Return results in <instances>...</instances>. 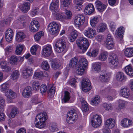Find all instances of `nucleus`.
I'll use <instances>...</instances> for the list:
<instances>
[{"label":"nucleus","mask_w":133,"mask_h":133,"mask_svg":"<svg viewBox=\"0 0 133 133\" xmlns=\"http://www.w3.org/2000/svg\"><path fill=\"white\" fill-rule=\"evenodd\" d=\"M84 0H74L73 2L75 5V9L80 11L82 9V4Z\"/></svg>","instance_id":"29"},{"label":"nucleus","mask_w":133,"mask_h":133,"mask_svg":"<svg viewBox=\"0 0 133 133\" xmlns=\"http://www.w3.org/2000/svg\"><path fill=\"white\" fill-rule=\"evenodd\" d=\"M18 61V58L15 55H12L10 58V62L12 64H16Z\"/></svg>","instance_id":"56"},{"label":"nucleus","mask_w":133,"mask_h":133,"mask_svg":"<svg viewBox=\"0 0 133 133\" xmlns=\"http://www.w3.org/2000/svg\"><path fill=\"white\" fill-rule=\"evenodd\" d=\"M119 94L120 96L133 100V93H130L129 90L127 87L122 88Z\"/></svg>","instance_id":"7"},{"label":"nucleus","mask_w":133,"mask_h":133,"mask_svg":"<svg viewBox=\"0 0 133 133\" xmlns=\"http://www.w3.org/2000/svg\"><path fill=\"white\" fill-rule=\"evenodd\" d=\"M99 49H94L89 50L86 55L90 57H95L98 55Z\"/></svg>","instance_id":"26"},{"label":"nucleus","mask_w":133,"mask_h":133,"mask_svg":"<svg viewBox=\"0 0 133 133\" xmlns=\"http://www.w3.org/2000/svg\"><path fill=\"white\" fill-rule=\"evenodd\" d=\"M131 52V47L127 48L124 49L123 51L124 55L128 57H132Z\"/></svg>","instance_id":"45"},{"label":"nucleus","mask_w":133,"mask_h":133,"mask_svg":"<svg viewBox=\"0 0 133 133\" xmlns=\"http://www.w3.org/2000/svg\"><path fill=\"white\" fill-rule=\"evenodd\" d=\"M41 66L44 70L47 71L49 69V65L48 62L46 61H43L41 63Z\"/></svg>","instance_id":"53"},{"label":"nucleus","mask_w":133,"mask_h":133,"mask_svg":"<svg viewBox=\"0 0 133 133\" xmlns=\"http://www.w3.org/2000/svg\"><path fill=\"white\" fill-rule=\"evenodd\" d=\"M110 67L112 69L118 68L119 65V62L118 57L116 55H113L109 61Z\"/></svg>","instance_id":"11"},{"label":"nucleus","mask_w":133,"mask_h":133,"mask_svg":"<svg viewBox=\"0 0 133 133\" xmlns=\"http://www.w3.org/2000/svg\"><path fill=\"white\" fill-rule=\"evenodd\" d=\"M66 38L65 37L63 36L62 38L56 40L55 49L57 52L61 53L65 48L66 43L65 40Z\"/></svg>","instance_id":"3"},{"label":"nucleus","mask_w":133,"mask_h":133,"mask_svg":"<svg viewBox=\"0 0 133 133\" xmlns=\"http://www.w3.org/2000/svg\"><path fill=\"white\" fill-rule=\"evenodd\" d=\"M118 101L119 105L117 108V109L118 111H119L121 109L124 108L125 106L128 103V102L127 101L121 99H119Z\"/></svg>","instance_id":"40"},{"label":"nucleus","mask_w":133,"mask_h":133,"mask_svg":"<svg viewBox=\"0 0 133 133\" xmlns=\"http://www.w3.org/2000/svg\"><path fill=\"white\" fill-rule=\"evenodd\" d=\"M47 90L46 85L44 84H43L40 86V90L42 94L45 93Z\"/></svg>","instance_id":"60"},{"label":"nucleus","mask_w":133,"mask_h":133,"mask_svg":"<svg viewBox=\"0 0 133 133\" xmlns=\"http://www.w3.org/2000/svg\"><path fill=\"white\" fill-rule=\"evenodd\" d=\"M71 97L70 95V93L67 91L65 92L64 97L62 99V102L63 103H65L69 101Z\"/></svg>","instance_id":"44"},{"label":"nucleus","mask_w":133,"mask_h":133,"mask_svg":"<svg viewBox=\"0 0 133 133\" xmlns=\"http://www.w3.org/2000/svg\"><path fill=\"white\" fill-rule=\"evenodd\" d=\"M1 91L4 92H5L8 90V89L9 87V84L6 82H5L1 85Z\"/></svg>","instance_id":"54"},{"label":"nucleus","mask_w":133,"mask_h":133,"mask_svg":"<svg viewBox=\"0 0 133 133\" xmlns=\"http://www.w3.org/2000/svg\"><path fill=\"white\" fill-rule=\"evenodd\" d=\"M68 29L69 31H72L71 34L69 36V39L70 42H73L77 37V32L74 29L73 27L72 26H69Z\"/></svg>","instance_id":"18"},{"label":"nucleus","mask_w":133,"mask_h":133,"mask_svg":"<svg viewBox=\"0 0 133 133\" xmlns=\"http://www.w3.org/2000/svg\"><path fill=\"white\" fill-rule=\"evenodd\" d=\"M41 47L38 45L36 44L33 45L30 49V52L31 54L34 55H36V52L38 49H40Z\"/></svg>","instance_id":"49"},{"label":"nucleus","mask_w":133,"mask_h":133,"mask_svg":"<svg viewBox=\"0 0 133 133\" xmlns=\"http://www.w3.org/2000/svg\"><path fill=\"white\" fill-rule=\"evenodd\" d=\"M39 9L37 8H33L31 12V15L34 16L37 14L38 13Z\"/></svg>","instance_id":"63"},{"label":"nucleus","mask_w":133,"mask_h":133,"mask_svg":"<svg viewBox=\"0 0 133 133\" xmlns=\"http://www.w3.org/2000/svg\"><path fill=\"white\" fill-rule=\"evenodd\" d=\"M13 49L12 46L11 45L7 46L5 49V53L7 54L8 53L12 52Z\"/></svg>","instance_id":"64"},{"label":"nucleus","mask_w":133,"mask_h":133,"mask_svg":"<svg viewBox=\"0 0 133 133\" xmlns=\"http://www.w3.org/2000/svg\"><path fill=\"white\" fill-rule=\"evenodd\" d=\"M65 16L64 15V20L66 21L65 23H68V21L72 17V14L70 11L66 10L65 12Z\"/></svg>","instance_id":"47"},{"label":"nucleus","mask_w":133,"mask_h":133,"mask_svg":"<svg viewBox=\"0 0 133 133\" xmlns=\"http://www.w3.org/2000/svg\"><path fill=\"white\" fill-rule=\"evenodd\" d=\"M33 73L32 69L30 67L26 68L23 71L22 75L24 78H27L30 76H31Z\"/></svg>","instance_id":"25"},{"label":"nucleus","mask_w":133,"mask_h":133,"mask_svg":"<svg viewBox=\"0 0 133 133\" xmlns=\"http://www.w3.org/2000/svg\"><path fill=\"white\" fill-rule=\"evenodd\" d=\"M96 30L90 27H88L83 32L84 35L90 39L93 38L96 35Z\"/></svg>","instance_id":"14"},{"label":"nucleus","mask_w":133,"mask_h":133,"mask_svg":"<svg viewBox=\"0 0 133 133\" xmlns=\"http://www.w3.org/2000/svg\"><path fill=\"white\" fill-rule=\"evenodd\" d=\"M78 58L75 57L72 58L70 61L69 63V66L71 67H75L77 63Z\"/></svg>","instance_id":"48"},{"label":"nucleus","mask_w":133,"mask_h":133,"mask_svg":"<svg viewBox=\"0 0 133 133\" xmlns=\"http://www.w3.org/2000/svg\"><path fill=\"white\" fill-rule=\"evenodd\" d=\"M5 95L6 97V99L9 103L12 102V99L16 97V94L11 89H8L5 92Z\"/></svg>","instance_id":"15"},{"label":"nucleus","mask_w":133,"mask_h":133,"mask_svg":"<svg viewBox=\"0 0 133 133\" xmlns=\"http://www.w3.org/2000/svg\"><path fill=\"white\" fill-rule=\"evenodd\" d=\"M101 63L100 62H94L91 64V68L93 71L98 72L101 70Z\"/></svg>","instance_id":"27"},{"label":"nucleus","mask_w":133,"mask_h":133,"mask_svg":"<svg viewBox=\"0 0 133 133\" xmlns=\"http://www.w3.org/2000/svg\"><path fill=\"white\" fill-rule=\"evenodd\" d=\"M99 21V18L97 16L91 17L90 21V24L92 27L95 28Z\"/></svg>","instance_id":"37"},{"label":"nucleus","mask_w":133,"mask_h":133,"mask_svg":"<svg viewBox=\"0 0 133 133\" xmlns=\"http://www.w3.org/2000/svg\"><path fill=\"white\" fill-rule=\"evenodd\" d=\"M31 89L30 86L26 87L23 90L22 92V95L25 98H28L31 95Z\"/></svg>","instance_id":"28"},{"label":"nucleus","mask_w":133,"mask_h":133,"mask_svg":"<svg viewBox=\"0 0 133 133\" xmlns=\"http://www.w3.org/2000/svg\"><path fill=\"white\" fill-rule=\"evenodd\" d=\"M46 113L43 112L38 114L36 116L35 121V124L36 127L42 129L45 126V122L48 119Z\"/></svg>","instance_id":"2"},{"label":"nucleus","mask_w":133,"mask_h":133,"mask_svg":"<svg viewBox=\"0 0 133 133\" xmlns=\"http://www.w3.org/2000/svg\"><path fill=\"white\" fill-rule=\"evenodd\" d=\"M115 77L117 81L120 82L124 81L126 78L124 73L121 72H118L116 73Z\"/></svg>","instance_id":"31"},{"label":"nucleus","mask_w":133,"mask_h":133,"mask_svg":"<svg viewBox=\"0 0 133 133\" xmlns=\"http://www.w3.org/2000/svg\"><path fill=\"white\" fill-rule=\"evenodd\" d=\"M26 19L25 16H20L18 17L16 21V23H24V21Z\"/></svg>","instance_id":"59"},{"label":"nucleus","mask_w":133,"mask_h":133,"mask_svg":"<svg viewBox=\"0 0 133 133\" xmlns=\"http://www.w3.org/2000/svg\"><path fill=\"white\" fill-rule=\"evenodd\" d=\"M42 55L44 57H49L50 56V46L48 45L45 47L42 50Z\"/></svg>","instance_id":"34"},{"label":"nucleus","mask_w":133,"mask_h":133,"mask_svg":"<svg viewBox=\"0 0 133 133\" xmlns=\"http://www.w3.org/2000/svg\"><path fill=\"white\" fill-rule=\"evenodd\" d=\"M44 33L43 32L40 31L35 34L34 36L35 39L36 41H38L42 36H43Z\"/></svg>","instance_id":"51"},{"label":"nucleus","mask_w":133,"mask_h":133,"mask_svg":"<svg viewBox=\"0 0 133 133\" xmlns=\"http://www.w3.org/2000/svg\"><path fill=\"white\" fill-rule=\"evenodd\" d=\"M101 102V100L99 96L96 95L92 98L90 102L91 104L93 105L96 106L98 104Z\"/></svg>","instance_id":"36"},{"label":"nucleus","mask_w":133,"mask_h":133,"mask_svg":"<svg viewBox=\"0 0 133 133\" xmlns=\"http://www.w3.org/2000/svg\"><path fill=\"white\" fill-rule=\"evenodd\" d=\"M116 121L115 119L109 118L104 122V128L108 129H111L114 127Z\"/></svg>","instance_id":"20"},{"label":"nucleus","mask_w":133,"mask_h":133,"mask_svg":"<svg viewBox=\"0 0 133 133\" xmlns=\"http://www.w3.org/2000/svg\"><path fill=\"white\" fill-rule=\"evenodd\" d=\"M107 28V24L104 23H100L97 28V32H101L104 31Z\"/></svg>","instance_id":"35"},{"label":"nucleus","mask_w":133,"mask_h":133,"mask_svg":"<svg viewBox=\"0 0 133 133\" xmlns=\"http://www.w3.org/2000/svg\"><path fill=\"white\" fill-rule=\"evenodd\" d=\"M61 3V8H68L71 3L72 0H60Z\"/></svg>","instance_id":"38"},{"label":"nucleus","mask_w":133,"mask_h":133,"mask_svg":"<svg viewBox=\"0 0 133 133\" xmlns=\"http://www.w3.org/2000/svg\"><path fill=\"white\" fill-rule=\"evenodd\" d=\"M103 106L106 110H111L113 108L112 105L111 103L107 104L106 103H104L103 104Z\"/></svg>","instance_id":"58"},{"label":"nucleus","mask_w":133,"mask_h":133,"mask_svg":"<svg viewBox=\"0 0 133 133\" xmlns=\"http://www.w3.org/2000/svg\"><path fill=\"white\" fill-rule=\"evenodd\" d=\"M25 35L24 32L22 31H19L16 34V40L18 42H20L25 38Z\"/></svg>","instance_id":"39"},{"label":"nucleus","mask_w":133,"mask_h":133,"mask_svg":"<svg viewBox=\"0 0 133 133\" xmlns=\"http://www.w3.org/2000/svg\"><path fill=\"white\" fill-rule=\"evenodd\" d=\"M103 92L109 94L106 96V97L110 101L113 100L114 99V96L116 94V91L110 86L105 88Z\"/></svg>","instance_id":"8"},{"label":"nucleus","mask_w":133,"mask_h":133,"mask_svg":"<svg viewBox=\"0 0 133 133\" xmlns=\"http://www.w3.org/2000/svg\"><path fill=\"white\" fill-rule=\"evenodd\" d=\"M79 81V79L75 76L71 77L70 81L71 85L72 87H75L76 86V83L78 82Z\"/></svg>","instance_id":"50"},{"label":"nucleus","mask_w":133,"mask_h":133,"mask_svg":"<svg viewBox=\"0 0 133 133\" xmlns=\"http://www.w3.org/2000/svg\"><path fill=\"white\" fill-rule=\"evenodd\" d=\"M9 107L12 108L11 112L10 114V117L14 118L18 112L17 109L12 106H10Z\"/></svg>","instance_id":"46"},{"label":"nucleus","mask_w":133,"mask_h":133,"mask_svg":"<svg viewBox=\"0 0 133 133\" xmlns=\"http://www.w3.org/2000/svg\"><path fill=\"white\" fill-rule=\"evenodd\" d=\"M76 112V109L72 108L68 112L66 119L68 123L70 124H72L77 119L78 116Z\"/></svg>","instance_id":"6"},{"label":"nucleus","mask_w":133,"mask_h":133,"mask_svg":"<svg viewBox=\"0 0 133 133\" xmlns=\"http://www.w3.org/2000/svg\"><path fill=\"white\" fill-rule=\"evenodd\" d=\"M96 7L98 10L100 12L104 11L106 9V5L99 1L95 2Z\"/></svg>","instance_id":"21"},{"label":"nucleus","mask_w":133,"mask_h":133,"mask_svg":"<svg viewBox=\"0 0 133 133\" xmlns=\"http://www.w3.org/2000/svg\"><path fill=\"white\" fill-rule=\"evenodd\" d=\"M95 11V9L93 4L91 3H89L85 6L84 10V14L87 15H90L93 14Z\"/></svg>","instance_id":"19"},{"label":"nucleus","mask_w":133,"mask_h":133,"mask_svg":"<svg viewBox=\"0 0 133 133\" xmlns=\"http://www.w3.org/2000/svg\"><path fill=\"white\" fill-rule=\"evenodd\" d=\"M106 44V47L108 49L111 50L114 49L115 46L114 42L112 36L110 34L107 35Z\"/></svg>","instance_id":"16"},{"label":"nucleus","mask_w":133,"mask_h":133,"mask_svg":"<svg viewBox=\"0 0 133 133\" xmlns=\"http://www.w3.org/2000/svg\"><path fill=\"white\" fill-rule=\"evenodd\" d=\"M132 124V121L130 119L125 118L123 119L121 122V125L123 127L128 128L131 126Z\"/></svg>","instance_id":"23"},{"label":"nucleus","mask_w":133,"mask_h":133,"mask_svg":"<svg viewBox=\"0 0 133 133\" xmlns=\"http://www.w3.org/2000/svg\"><path fill=\"white\" fill-rule=\"evenodd\" d=\"M40 85L39 83L37 81H35L32 83V86L33 89L35 90L39 89Z\"/></svg>","instance_id":"57"},{"label":"nucleus","mask_w":133,"mask_h":133,"mask_svg":"<svg viewBox=\"0 0 133 133\" xmlns=\"http://www.w3.org/2000/svg\"><path fill=\"white\" fill-rule=\"evenodd\" d=\"M108 52L106 51L102 52L98 56L99 59L101 61H105L108 57Z\"/></svg>","instance_id":"42"},{"label":"nucleus","mask_w":133,"mask_h":133,"mask_svg":"<svg viewBox=\"0 0 133 133\" xmlns=\"http://www.w3.org/2000/svg\"><path fill=\"white\" fill-rule=\"evenodd\" d=\"M5 104V101L3 98L0 97V110H2Z\"/></svg>","instance_id":"61"},{"label":"nucleus","mask_w":133,"mask_h":133,"mask_svg":"<svg viewBox=\"0 0 133 133\" xmlns=\"http://www.w3.org/2000/svg\"><path fill=\"white\" fill-rule=\"evenodd\" d=\"M99 79L102 82L107 83L109 81V76H108L106 73L103 72H101L100 74Z\"/></svg>","instance_id":"32"},{"label":"nucleus","mask_w":133,"mask_h":133,"mask_svg":"<svg viewBox=\"0 0 133 133\" xmlns=\"http://www.w3.org/2000/svg\"><path fill=\"white\" fill-rule=\"evenodd\" d=\"M25 47V46L23 45L19 44L16 47L15 51L16 54L17 55H21Z\"/></svg>","instance_id":"43"},{"label":"nucleus","mask_w":133,"mask_h":133,"mask_svg":"<svg viewBox=\"0 0 133 133\" xmlns=\"http://www.w3.org/2000/svg\"><path fill=\"white\" fill-rule=\"evenodd\" d=\"M124 32V29L123 27H119L116 30L115 34L116 36L118 38H122Z\"/></svg>","instance_id":"30"},{"label":"nucleus","mask_w":133,"mask_h":133,"mask_svg":"<svg viewBox=\"0 0 133 133\" xmlns=\"http://www.w3.org/2000/svg\"><path fill=\"white\" fill-rule=\"evenodd\" d=\"M61 64L60 63H58L55 60L52 61L51 62V67L54 69L58 68L60 66Z\"/></svg>","instance_id":"55"},{"label":"nucleus","mask_w":133,"mask_h":133,"mask_svg":"<svg viewBox=\"0 0 133 133\" xmlns=\"http://www.w3.org/2000/svg\"><path fill=\"white\" fill-rule=\"evenodd\" d=\"M14 35V32L12 29H8L6 31L5 34L6 41L8 42L11 41L13 39Z\"/></svg>","instance_id":"22"},{"label":"nucleus","mask_w":133,"mask_h":133,"mask_svg":"<svg viewBox=\"0 0 133 133\" xmlns=\"http://www.w3.org/2000/svg\"><path fill=\"white\" fill-rule=\"evenodd\" d=\"M81 102V109L83 113L87 112L89 110L88 104L84 99H82Z\"/></svg>","instance_id":"33"},{"label":"nucleus","mask_w":133,"mask_h":133,"mask_svg":"<svg viewBox=\"0 0 133 133\" xmlns=\"http://www.w3.org/2000/svg\"><path fill=\"white\" fill-rule=\"evenodd\" d=\"M85 17L83 15H78L75 18L74 23L75 26L78 28L81 27L84 22Z\"/></svg>","instance_id":"13"},{"label":"nucleus","mask_w":133,"mask_h":133,"mask_svg":"<svg viewBox=\"0 0 133 133\" xmlns=\"http://www.w3.org/2000/svg\"><path fill=\"white\" fill-rule=\"evenodd\" d=\"M50 34L53 35V37H55L58 34L60 25L53 21L50 23Z\"/></svg>","instance_id":"9"},{"label":"nucleus","mask_w":133,"mask_h":133,"mask_svg":"<svg viewBox=\"0 0 133 133\" xmlns=\"http://www.w3.org/2000/svg\"><path fill=\"white\" fill-rule=\"evenodd\" d=\"M39 26L38 22L36 20H33L31 22L30 24V30L32 32H36L38 30Z\"/></svg>","instance_id":"17"},{"label":"nucleus","mask_w":133,"mask_h":133,"mask_svg":"<svg viewBox=\"0 0 133 133\" xmlns=\"http://www.w3.org/2000/svg\"><path fill=\"white\" fill-rule=\"evenodd\" d=\"M51 10L52 12V16L56 20L59 21L64 23H66L63 13L59 11V8L58 1L56 0L55 2H51L50 4Z\"/></svg>","instance_id":"1"},{"label":"nucleus","mask_w":133,"mask_h":133,"mask_svg":"<svg viewBox=\"0 0 133 133\" xmlns=\"http://www.w3.org/2000/svg\"><path fill=\"white\" fill-rule=\"evenodd\" d=\"M82 87L83 91L84 92H87L91 89L90 82L88 78H86L82 80Z\"/></svg>","instance_id":"10"},{"label":"nucleus","mask_w":133,"mask_h":133,"mask_svg":"<svg viewBox=\"0 0 133 133\" xmlns=\"http://www.w3.org/2000/svg\"><path fill=\"white\" fill-rule=\"evenodd\" d=\"M92 126L96 128L99 126L102 123V119L100 116L98 115H94L91 120Z\"/></svg>","instance_id":"12"},{"label":"nucleus","mask_w":133,"mask_h":133,"mask_svg":"<svg viewBox=\"0 0 133 133\" xmlns=\"http://www.w3.org/2000/svg\"><path fill=\"white\" fill-rule=\"evenodd\" d=\"M19 73L18 71L16 70L13 71L11 74V78L13 80L17 79L19 77Z\"/></svg>","instance_id":"52"},{"label":"nucleus","mask_w":133,"mask_h":133,"mask_svg":"<svg viewBox=\"0 0 133 133\" xmlns=\"http://www.w3.org/2000/svg\"><path fill=\"white\" fill-rule=\"evenodd\" d=\"M30 4L26 2L22 4L19 7V8L23 13H26L30 9Z\"/></svg>","instance_id":"24"},{"label":"nucleus","mask_w":133,"mask_h":133,"mask_svg":"<svg viewBox=\"0 0 133 133\" xmlns=\"http://www.w3.org/2000/svg\"><path fill=\"white\" fill-rule=\"evenodd\" d=\"M76 43L79 48L82 50V53L87 50L90 44L88 39L84 37L78 38L76 40Z\"/></svg>","instance_id":"5"},{"label":"nucleus","mask_w":133,"mask_h":133,"mask_svg":"<svg viewBox=\"0 0 133 133\" xmlns=\"http://www.w3.org/2000/svg\"><path fill=\"white\" fill-rule=\"evenodd\" d=\"M109 25L111 31H114L116 28V24L115 23L113 22H110L109 23Z\"/></svg>","instance_id":"62"},{"label":"nucleus","mask_w":133,"mask_h":133,"mask_svg":"<svg viewBox=\"0 0 133 133\" xmlns=\"http://www.w3.org/2000/svg\"><path fill=\"white\" fill-rule=\"evenodd\" d=\"M88 62L85 58H80L78 62V66L77 68L76 72L78 75H83L88 65Z\"/></svg>","instance_id":"4"},{"label":"nucleus","mask_w":133,"mask_h":133,"mask_svg":"<svg viewBox=\"0 0 133 133\" xmlns=\"http://www.w3.org/2000/svg\"><path fill=\"white\" fill-rule=\"evenodd\" d=\"M125 71L128 75L131 77L133 76V69L131 65L126 66L125 67Z\"/></svg>","instance_id":"41"}]
</instances>
